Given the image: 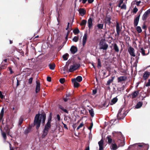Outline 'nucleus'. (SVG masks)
<instances>
[{
    "mask_svg": "<svg viewBox=\"0 0 150 150\" xmlns=\"http://www.w3.org/2000/svg\"><path fill=\"white\" fill-rule=\"evenodd\" d=\"M103 25L102 24H98L97 26L98 27V28L100 29H102L103 28Z\"/></svg>",
    "mask_w": 150,
    "mask_h": 150,
    "instance_id": "a18cd8bd",
    "label": "nucleus"
},
{
    "mask_svg": "<svg viewBox=\"0 0 150 150\" xmlns=\"http://www.w3.org/2000/svg\"><path fill=\"white\" fill-rule=\"evenodd\" d=\"M100 49L106 50L108 48V44L105 42V40L101 39L99 43Z\"/></svg>",
    "mask_w": 150,
    "mask_h": 150,
    "instance_id": "20e7f679",
    "label": "nucleus"
},
{
    "mask_svg": "<svg viewBox=\"0 0 150 150\" xmlns=\"http://www.w3.org/2000/svg\"><path fill=\"white\" fill-rule=\"evenodd\" d=\"M33 77H31L30 78L29 80H28V83L29 84H31L32 83V81H33Z\"/></svg>",
    "mask_w": 150,
    "mask_h": 150,
    "instance_id": "5fc2aeb1",
    "label": "nucleus"
},
{
    "mask_svg": "<svg viewBox=\"0 0 150 150\" xmlns=\"http://www.w3.org/2000/svg\"><path fill=\"white\" fill-rule=\"evenodd\" d=\"M40 114V117L41 118V121L42 119V123L43 124L45 123L46 118V115L45 113H42Z\"/></svg>",
    "mask_w": 150,
    "mask_h": 150,
    "instance_id": "2eb2a0df",
    "label": "nucleus"
},
{
    "mask_svg": "<svg viewBox=\"0 0 150 150\" xmlns=\"http://www.w3.org/2000/svg\"><path fill=\"white\" fill-rule=\"evenodd\" d=\"M114 79V77H112L111 79H109L107 81L106 85L109 86V88H110L109 86L110 84L113 81Z\"/></svg>",
    "mask_w": 150,
    "mask_h": 150,
    "instance_id": "a878e982",
    "label": "nucleus"
},
{
    "mask_svg": "<svg viewBox=\"0 0 150 150\" xmlns=\"http://www.w3.org/2000/svg\"><path fill=\"white\" fill-rule=\"evenodd\" d=\"M31 128L30 126L27 128L24 131V133L25 134L29 133L31 130Z\"/></svg>",
    "mask_w": 150,
    "mask_h": 150,
    "instance_id": "72a5a7b5",
    "label": "nucleus"
},
{
    "mask_svg": "<svg viewBox=\"0 0 150 150\" xmlns=\"http://www.w3.org/2000/svg\"><path fill=\"white\" fill-rule=\"evenodd\" d=\"M4 96L2 94V92L0 91V98L2 99L4 98Z\"/></svg>",
    "mask_w": 150,
    "mask_h": 150,
    "instance_id": "680f3d73",
    "label": "nucleus"
},
{
    "mask_svg": "<svg viewBox=\"0 0 150 150\" xmlns=\"http://www.w3.org/2000/svg\"><path fill=\"white\" fill-rule=\"evenodd\" d=\"M125 88V86L123 85V86L121 87H118L117 88V90L118 91H123L124 90Z\"/></svg>",
    "mask_w": 150,
    "mask_h": 150,
    "instance_id": "37998d69",
    "label": "nucleus"
},
{
    "mask_svg": "<svg viewBox=\"0 0 150 150\" xmlns=\"http://www.w3.org/2000/svg\"><path fill=\"white\" fill-rule=\"evenodd\" d=\"M73 32L75 35H76L79 33L80 31L78 28H77L74 30Z\"/></svg>",
    "mask_w": 150,
    "mask_h": 150,
    "instance_id": "f704fd0d",
    "label": "nucleus"
},
{
    "mask_svg": "<svg viewBox=\"0 0 150 150\" xmlns=\"http://www.w3.org/2000/svg\"><path fill=\"white\" fill-rule=\"evenodd\" d=\"M139 91H135L132 93L131 96L132 98H135L139 94Z\"/></svg>",
    "mask_w": 150,
    "mask_h": 150,
    "instance_id": "5701e85b",
    "label": "nucleus"
},
{
    "mask_svg": "<svg viewBox=\"0 0 150 150\" xmlns=\"http://www.w3.org/2000/svg\"><path fill=\"white\" fill-rule=\"evenodd\" d=\"M8 69L10 71V73L11 74H12L13 73V71L11 68L10 67H8Z\"/></svg>",
    "mask_w": 150,
    "mask_h": 150,
    "instance_id": "4d7b16f0",
    "label": "nucleus"
},
{
    "mask_svg": "<svg viewBox=\"0 0 150 150\" xmlns=\"http://www.w3.org/2000/svg\"><path fill=\"white\" fill-rule=\"evenodd\" d=\"M23 121V119L22 118H20L19 120L18 126H21V125Z\"/></svg>",
    "mask_w": 150,
    "mask_h": 150,
    "instance_id": "09e8293b",
    "label": "nucleus"
},
{
    "mask_svg": "<svg viewBox=\"0 0 150 150\" xmlns=\"http://www.w3.org/2000/svg\"><path fill=\"white\" fill-rule=\"evenodd\" d=\"M127 79V77L126 76H123L118 77L117 79V82H121L123 81H125Z\"/></svg>",
    "mask_w": 150,
    "mask_h": 150,
    "instance_id": "f8f14e48",
    "label": "nucleus"
},
{
    "mask_svg": "<svg viewBox=\"0 0 150 150\" xmlns=\"http://www.w3.org/2000/svg\"><path fill=\"white\" fill-rule=\"evenodd\" d=\"M4 108H3L0 113V120L1 121L2 119L4 114Z\"/></svg>",
    "mask_w": 150,
    "mask_h": 150,
    "instance_id": "c756f323",
    "label": "nucleus"
},
{
    "mask_svg": "<svg viewBox=\"0 0 150 150\" xmlns=\"http://www.w3.org/2000/svg\"><path fill=\"white\" fill-rule=\"evenodd\" d=\"M97 93V89H95L93 90V94L95 95Z\"/></svg>",
    "mask_w": 150,
    "mask_h": 150,
    "instance_id": "69168bd1",
    "label": "nucleus"
},
{
    "mask_svg": "<svg viewBox=\"0 0 150 150\" xmlns=\"http://www.w3.org/2000/svg\"><path fill=\"white\" fill-rule=\"evenodd\" d=\"M110 148L113 150H116L117 149V146L115 144H112Z\"/></svg>",
    "mask_w": 150,
    "mask_h": 150,
    "instance_id": "c85d7f7f",
    "label": "nucleus"
},
{
    "mask_svg": "<svg viewBox=\"0 0 150 150\" xmlns=\"http://www.w3.org/2000/svg\"><path fill=\"white\" fill-rule=\"evenodd\" d=\"M136 59V61L135 63H134V64H136V65H137L136 63H137L138 62V60L139 59V57L138 56H136V57H135Z\"/></svg>",
    "mask_w": 150,
    "mask_h": 150,
    "instance_id": "bf43d9fd",
    "label": "nucleus"
},
{
    "mask_svg": "<svg viewBox=\"0 0 150 150\" xmlns=\"http://www.w3.org/2000/svg\"><path fill=\"white\" fill-rule=\"evenodd\" d=\"M79 37L77 36H74L72 40L73 41L75 42H77L79 40Z\"/></svg>",
    "mask_w": 150,
    "mask_h": 150,
    "instance_id": "de8ad7c7",
    "label": "nucleus"
},
{
    "mask_svg": "<svg viewBox=\"0 0 150 150\" xmlns=\"http://www.w3.org/2000/svg\"><path fill=\"white\" fill-rule=\"evenodd\" d=\"M47 81L49 82L51 81V78L50 76H48L47 78Z\"/></svg>",
    "mask_w": 150,
    "mask_h": 150,
    "instance_id": "052dcab7",
    "label": "nucleus"
},
{
    "mask_svg": "<svg viewBox=\"0 0 150 150\" xmlns=\"http://www.w3.org/2000/svg\"><path fill=\"white\" fill-rule=\"evenodd\" d=\"M51 123L47 122L45 125V127L42 131V138H45L47 134L49 131L51 127Z\"/></svg>",
    "mask_w": 150,
    "mask_h": 150,
    "instance_id": "7ed1b4c3",
    "label": "nucleus"
},
{
    "mask_svg": "<svg viewBox=\"0 0 150 150\" xmlns=\"http://www.w3.org/2000/svg\"><path fill=\"white\" fill-rule=\"evenodd\" d=\"M118 99L117 97L114 98L111 100V102L110 103V104L111 105H112L114 104H115L117 101Z\"/></svg>",
    "mask_w": 150,
    "mask_h": 150,
    "instance_id": "393cba45",
    "label": "nucleus"
},
{
    "mask_svg": "<svg viewBox=\"0 0 150 150\" xmlns=\"http://www.w3.org/2000/svg\"><path fill=\"white\" fill-rule=\"evenodd\" d=\"M64 101L65 102H66L68 100H70V98L69 97H66L63 98Z\"/></svg>",
    "mask_w": 150,
    "mask_h": 150,
    "instance_id": "603ef678",
    "label": "nucleus"
},
{
    "mask_svg": "<svg viewBox=\"0 0 150 150\" xmlns=\"http://www.w3.org/2000/svg\"><path fill=\"white\" fill-rule=\"evenodd\" d=\"M113 49L115 51L117 52H118L119 51V48L116 44L115 43L113 45Z\"/></svg>",
    "mask_w": 150,
    "mask_h": 150,
    "instance_id": "b1692460",
    "label": "nucleus"
},
{
    "mask_svg": "<svg viewBox=\"0 0 150 150\" xmlns=\"http://www.w3.org/2000/svg\"><path fill=\"white\" fill-rule=\"evenodd\" d=\"M52 113H50V115L48 117V121L47 122L49 123H51V122L52 121V116L51 115Z\"/></svg>",
    "mask_w": 150,
    "mask_h": 150,
    "instance_id": "c9c22d12",
    "label": "nucleus"
},
{
    "mask_svg": "<svg viewBox=\"0 0 150 150\" xmlns=\"http://www.w3.org/2000/svg\"><path fill=\"white\" fill-rule=\"evenodd\" d=\"M142 28L143 29L146 30L147 27L145 25L144 23V25L142 26Z\"/></svg>",
    "mask_w": 150,
    "mask_h": 150,
    "instance_id": "774afa93",
    "label": "nucleus"
},
{
    "mask_svg": "<svg viewBox=\"0 0 150 150\" xmlns=\"http://www.w3.org/2000/svg\"><path fill=\"white\" fill-rule=\"evenodd\" d=\"M138 9L136 7H135L134 8L133 10V12L134 13H136L138 11Z\"/></svg>",
    "mask_w": 150,
    "mask_h": 150,
    "instance_id": "6e6d98bb",
    "label": "nucleus"
},
{
    "mask_svg": "<svg viewBox=\"0 0 150 150\" xmlns=\"http://www.w3.org/2000/svg\"><path fill=\"white\" fill-rule=\"evenodd\" d=\"M140 52H141L143 56H145L147 54H145V51L144 50L143 48H142L140 49Z\"/></svg>",
    "mask_w": 150,
    "mask_h": 150,
    "instance_id": "a19ab883",
    "label": "nucleus"
},
{
    "mask_svg": "<svg viewBox=\"0 0 150 150\" xmlns=\"http://www.w3.org/2000/svg\"><path fill=\"white\" fill-rule=\"evenodd\" d=\"M0 129L1 131V133L2 135L4 140H6V133L5 132H3L1 128H0Z\"/></svg>",
    "mask_w": 150,
    "mask_h": 150,
    "instance_id": "cd10ccee",
    "label": "nucleus"
},
{
    "mask_svg": "<svg viewBox=\"0 0 150 150\" xmlns=\"http://www.w3.org/2000/svg\"><path fill=\"white\" fill-rule=\"evenodd\" d=\"M40 114H37L35 117L33 123V126H35L37 130L38 131L41 125V118L40 117Z\"/></svg>",
    "mask_w": 150,
    "mask_h": 150,
    "instance_id": "f257e3e1",
    "label": "nucleus"
},
{
    "mask_svg": "<svg viewBox=\"0 0 150 150\" xmlns=\"http://www.w3.org/2000/svg\"><path fill=\"white\" fill-rule=\"evenodd\" d=\"M101 67V62L100 60V59H98V68H100Z\"/></svg>",
    "mask_w": 150,
    "mask_h": 150,
    "instance_id": "79ce46f5",
    "label": "nucleus"
},
{
    "mask_svg": "<svg viewBox=\"0 0 150 150\" xmlns=\"http://www.w3.org/2000/svg\"><path fill=\"white\" fill-rule=\"evenodd\" d=\"M141 1H137L136 2V4L137 6H139L140 4V3H141Z\"/></svg>",
    "mask_w": 150,
    "mask_h": 150,
    "instance_id": "338daca9",
    "label": "nucleus"
},
{
    "mask_svg": "<svg viewBox=\"0 0 150 150\" xmlns=\"http://www.w3.org/2000/svg\"><path fill=\"white\" fill-rule=\"evenodd\" d=\"M60 82L62 83H63L65 81V79L64 78H61L59 80Z\"/></svg>",
    "mask_w": 150,
    "mask_h": 150,
    "instance_id": "3c124183",
    "label": "nucleus"
},
{
    "mask_svg": "<svg viewBox=\"0 0 150 150\" xmlns=\"http://www.w3.org/2000/svg\"><path fill=\"white\" fill-rule=\"evenodd\" d=\"M49 67L51 70H54L55 67V65L54 63L50 64L49 65Z\"/></svg>",
    "mask_w": 150,
    "mask_h": 150,
    "instance_id": "7c9ffc66",
    "label": "nucleus"
},
{
    "mask_svg": "<svg viewBox=\"0 0 150 150\" xmlns=\"http://www.w3.org/2000/svg\"><path fill=\"white\" fill-rule=\"evenodd\" d=\"M146 86H150V79H149L148 82L146 84Z\"/></svg>",
    "mask_w": 150,
    "mask_h": 150,
    "instance_id": "e2e57ef3",
    "label": "nucleus"
},
{
    "mask_svg": "<svg viewBox=\"0 0 150 150\" xmlns=\"http://www.w3.org/2000/svg\"><path fill=\"white\" fill-rule=\"evenodd\" d=\"M78 11L82 16H83L86 13V11L83 8H79L78 10Z\"/></svg>",
    "mask_w": 150,
    "mask_h": 150,
    "instance_id": "aec40b11",
    "label": "nucleus"
},
{
    "mask_svg": "<svg viewBox=\"0 0 150 150\" xmlns=\"http://www.w3.org/2000/svg\"><path fill=\"white\" fill-rule=\"evenodd\" d=\"M59 108L61 110L65 112L67 114L69 112H68V111L66 109H65L62 106H60L59 107Z\"/></svg>",
    "mask_w": 150,
    "mask_h": 150,
    "instance_id": "4c0bfd02",
    "label": "nucleus"
},
{
    "mask_svg": "<svg viewBox=\"0 0 150 150\" xmlns=\"http://www.w3.org/2000/svg\"><path fill=\"white\" fill-rule=\"evenodd\" d=\"M36 86L35 88V93H38L40 90V83L39 81H36Z\"/></svg>",
    "mask_w": 150,
    "mask_h": 150,
    "instance_id": "9b49d317",
    "label": "nucleus"
},
{
    "mask_svg": "<svg viewBox=\"0 0 150 150\" xmlns=\"http://www.w3.org/2000/svg\"><path fill=\"white\" fill-rule=\"evenodd\" d=\"M4 132H6L8 135H9L11 137V135H10V129H9L8 125H6V127L4 128Z\"/></svg>",
    "mask_w": 150,
    "mask_h": 150,
    "instance_id": "4be33fe9",
    "label": "nucleus"
},
{
    "mask_svg": "<svg viewBox=\"0 0 150 150\" xmlns=\"http://www.w3.org/2000/svg\"><path fill=\"white\" fill-rule=\"evenodd\" d=\"M69 55L68 53H66L63 56V58L64 60H67L68 59V58L69 57Z\"/></svg>",
    "mask_w": 150,
    "mask_h": 150,
    "instance_id": "473e14b6",
    "label": "nucleus"
},
{
    "mask_svg": "<svg viewBox=\"0 0 150 150\" xmlns=\"http://www.w3.org/2000/svg\"><path fill=\"white\" fill-rule=\"evenodd\" d=\"M87 39V35L85 33L83 37L82 40V44L83 46L85 45Z\"/></svg>",
    "mask_w": 150,
    "mask_h": 150,
    "instance_id": "412c9836",
    "label": "nucleus"
},
{
    "mask_svg": "<svg viewBox=\"0 0 150 150\" xmlns=\"http://www.w3.org/2000/svg\"><path fill=\"white\" fill-rule=\"evenodd\" d=\"M150 13V9L146 11L143 15L142 16V20L144 21H146L147 18L148 17Z\"/></svg>",
    "mask_w": 150,
    "mask_h": 150,
    "instance_id": "9d476101",
    "label": "nucleus"
},
{
    "mask_svg": "<svg viewBox=\"0 0 150 150\" xmlns=\"http://www.w3.org/2000/svg\"><path fill=\"white\" fill-rule=\"evenodd\" d=\"M72 82L74 84V86L75 88H78L80 86V84L76 81L75 78L72 79Z\"/></svg>",
    "mask_w": 150,
    "mask_h": 150,
    "instance_id": "6ab92c4d",
    "label": "nucleus"
},
{
    "mask_svg": "<svg viewBox=\"0 0 150 150\" xmlns=\"http://www.w3.org/2000/svg\"><path fill=\"white\" fill-rule=\"evenodd\" d=\"M70 51L72 54H74L77 52L78 49L76 47L73 45L71 47Z\"/></svg>",
    "mask_w": 150,
    "mask_h": 150,
    "instance_id": "ddd939ff",
    "label": "nucleus"
},
{
    "mask_svg": "<svg viewBox=\"0 0 150 150\" xmlns=\"http://www.w3.org/2000/svg\"><path fill=\"white\" fill-rule=\"evenodd\" d=\"M84 125L83 123H80V125L78 126L76 129V130L78 131L80 128L82 127Z\"/></svg>",
    "mask_w": 150,
    "mask_h": 150,
    "instance_id": "8fccbe9b",
    "label": "nucleus"
},
{
    "mask_svg": "<svg viewBox=\"0 0 150 150\" xmlns=\"http://www.w3.org/2000/svg\"><path fill=\"white\" fill-rule=\"evenodd\" d=\"M142 102H138L137 105L135 106V108H140L142 105Z\"/></svg>",
    "mask_w": 150,
    "mask_h": 150,
    "instance_id": "2f4dec72",
    "label": "nucleus"
},
{
    "mask_svg": "<svg viewBox=\"0 0 150 150\" xmlns=\"http://www.w3.org/2000/svg\"><path fill=\"white\" fill-rule=\"evenodd\" d=\"M116 27L117 35L119 36L120 34V32L122 30V27H120V25L118 22H116Z\"/></svg>",
    "mask_w": 150,
    "mask_h": 150,
    "instance_id": "1a4fd4ad",
    "label": "nucleus"
},
{
    "mask_svg": "<svg viewBox=\"0 0 150 150\" xmlns=\"http://www.w3.org/2000/svg\"><path fill=\"white\" fill-rule=\"evenodd\" d=\"M76 81L79 82H80L82 81V78L81 76H78L76 79Z\"/></svg>",
    "mask_w": 150,
    "mask_h": 150,
    "instance_id": "ea45409f",
    "label": "nucleus"
},
{
    "mask_svg": "<svg viewBox=\"0 0 150 150\" xmlns=\"http://www.w3.org/2000/svg\"><path fill=\"white\" fill-rule=\"evenodd\" d=\"M136 29L138 33H141L142 32V30L140 26H137Z\"/></svg>",
    "mask_w": 150,
    "mask_h": 150,
    "instance_id": "49530a36",
    "label": "nucleus"
},
{
    "mask_svg": "<svg viewBox=\"0 0 150 150\" xmlns=\"http://www.w3.org/2000/svg\"><path fill=\"white\" fill-rule=\"evenodd\" d=\"M111 17L110 16H107L104 20V21L105 23V26L106 27V25H110L111 22Z\"/></svg>",
    "mask_w": 150,
    "mask_h": 150,
    "instance_id": "6e6552de",
    "label": "nucleus"
},
{
    "mask_svg": "<svg viewBox=\"0 0 150 150\" xmlns=\"http://www.w3.org/2000/svg\"><path fill=\"white\" fill-rule=\"evenodd\" d=\"M150 74V73L147 71H146L144 75H143V78L144 80H146L147 79L148 77L149 76Z\"/></svg>",
    "mask_w": 150,
    "mask_h": 150,
    "instance_id": "bb28decb",
    "label": "nucleus"
},
{
    "mask_svg": "<svg viewBox=\"0 0 150 150\" xmlns=\"http://www.w3.org/2000/svg\"><path fill=\"white\" fill-rule=\"evenodd\" d=\"M128 51L131 56L134 57L135 56V55L134 53V50L133 48L130 47L128 49Z\"/></svg>",
    "mask_w": 150,
    "mask_h": 150,
    "instance_id": "4468645a",
    "label": "nucleus"
},
{
    "mask_svg": "<svg viewBox=\"0 0 150 150\" xmlns=\"http://www.w3.org/2000/svg\"><path fill=\"white\" fill-rule=\"evenodd\" d=\"M99 146V150H103V139H102L98 142Z\"/></svg>",
    "mask_w": 150,
    "mask_h": 150,
    "instance_id": "a211bd4d",
    "label": "nucleus"
},
{
    "mask_svg": "<svg viewBox=\"0 0 150 150\" xmlns=\"http://www.w3.org/2000/svg\"><path fill=\"white\" fill-rule=\"evenodd\" d=\"M71 94L69 93H68V94H67L65 95L66 97H68L69 98V97H71Z\"/></svg>",
    "mask_w": 150,
    "mask_h": 150,
    "instance_id": "0e129e2a",
    "label": "nucleus"
},
{
    "mask_svg": "<svg viewBox=\"0 0 150 150\" xmlns=\"http://www.w3.org/2000/svg\"><path fill=\"white\" fill-rule=\"evenodd\" d=\"M142 12V11H139L138 13V16L134 18V27H136L137 25Z\"/></svg>",
    "mask_w": 150,
    "mask_h": 150,
    "instance_id": "0eeeda50",
    "label": "nucleus"
},
{
    "mask_svg": "<svg viewBox=\"0 0 150 150\" xmlns=\"http://www.w3.org/2000/svg\"><path fill=\"white\" fill-rule=\"evenodd\" d=\"M88 30H89L93 26V20L91 17H90L88 20Z\"/></svg>",
    "mask_w": 150,
    "mask_h": 150,
    "instance_id": "f3484780",
    "label": "nucleus"
},
{
    "mask_svg": "<svg viewBox=\"0 0 150 150\" xmlns=\"http://www.w3.org/2000/svg\"><path fill=\"white\" fill-rule=\"evenodd\" d=\"M121 9H124L125 10L126 9V6L125 4H123V5L121 6Z\"/></svg>",
    "mask_w": 150,
    "mask_h": 150,
    "instance_id": "864d4df0",
    "label": "nucleus"
},
{
    "mask_svg": "<svg viewBox=\"0 0 150 150\" xmlns=\"http://www.w3.org/2000/svg\"><path fill=\"white\" fill-rule=\"evenodd\" d=\"M89 112L92 117L94 116V114L93 109L92 108H91L90 110H89Z\"/></svg>",
    "mask_w": 150,
    "mask_h": 150,
    "instance_id": "e433bc0d",
    "label": "nucleus"
},
{
    "mask_svg": "<svg viewBox=\"0 0 150 150\" xmlns=\"http://www.w3.org/2000/svg\"><path fill=\"white\" fill-rule=\"evenodd\" d=\"M117 143L119 146H123L125 144L124 140L118 139L117 141Z\"/></svg>",
    "mask_w": 150,
    "mask_h": 150,
    "instance_id": "dca6fc26",
    "label": "nucleus"
},
{
    "mask_svg": "<svg viewBox=\"0 0 150 150\" xmlns=\"http://www.w3.org/2000/svg\"><path fill=\"white\" fill-rule=\"evenodd\" d=\"M87 21L86 20H83L81 23L80 25L81 26H85Z\"/></svg>",
    "mask_w": 150,
    "mask_h": 150,
    "instance_id": "58836bf2",
    "label": "nucleus"
},
{
    "mask_svg": "<svg viewBox=\"0 0 150 150\" xmlns=\"http://www.w3.org/2000/svg\"><path fill=\"white\" fill-rule=\"evenodd\" d=\"M93 124L92 122L91 124V125L88 128V129L90 130V131H91V129L92 128L93 126Z\"/></svg>",
    "mask_w": 150,
    "mask_h": 150,
    "instance_id": "13d9d810",
    "label": "nucleus"
},
{
    "mask_svg": "<svg viewBox=\"0 0 150 150\" xmlns=\"http://www.w3.org/2000/svg\"><path fill=\"white\" fill-rule=\"evenodd\" d=\"M80 67L79 64H74L73 65H71L69 71V72H72L74 71L77 70Z\"/></svg>",
    "mask_w": 150,
    "mask_h": 150,
    "instance_id": "423d86ee",
    "label": "nucleus"
},
{
    "mask_svg": "<svg viewBox=\"0 0 150 150\" xmlns=\"http://www.w3.org/2000/svg\"><path fill=\"white\" fill-rule=\"evenodd\" d=\"M122 110L123 108H121L118 111L117 115V117L118 120L123 119L126 115L125 112L124 111L122 112Z\"/></svg>",
    "mask_w": 150,
    "mask_h": 150,
    "instance_id": "39448f33",
    "label": "nucleus"
},
{
    "mask_svg": "<svg viewBox=\"0 0 150 150\" xmlns=\"http://www.w3.org/2000/svg\"><path fill=\"white\" fill-rule=\"evenodd\" d=\"M107 138L108 139V142L109 144L111 143L112 142V139L111 138L110 136H108Z\"/></svg>",
    "mask_w": 150,
    "mask_h": 150,
    "instance_id": "c03bdc74",
    "label": "nucleus"
},
{
    "mask_svg": "<svg viewBox=\"0 0 150 150\" xmlns=\"http://www.w3.org/2000/svg\"><path fill=\"white\" fill-rule=\"evenodd\" d=\"M133 146L137 147V150H148L149 147L148 144L144 143L135 144Z\"/></svg>",
    "mask_w": 150,
    "mask_h": 150,
    "instance_id": "f03ea898",
    "label": "nucleus"
}]
</instances>
